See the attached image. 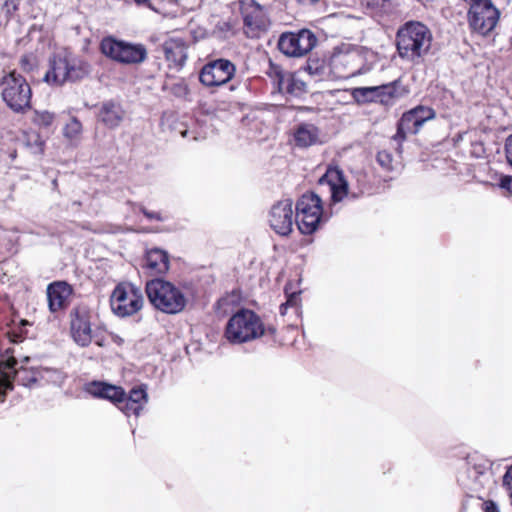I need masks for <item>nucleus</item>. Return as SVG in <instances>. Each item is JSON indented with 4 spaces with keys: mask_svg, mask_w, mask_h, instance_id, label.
Masks as SVG:
<instances>
[{
    "mask_svg": "<svg viewBox=\"0 0 512 512\" xmlns=\"http://www.w3.org/2000/svg\"><path fill=\"white\" fill-rule=\"evenodd\" d=\"M145 293L154 309L168 315L181 313L188 303L184 292L163 277L148 280L145 284Z\"/></svg>",
    "mask_w": 512,
    "mask_h": 512,
    "instance_id": "f257e3e1",
    "label": "nucleus"
},
{
    "mask_svg": "<svg viewBox=\"0 0 512 512\" xmlns=\"http://www.w3.org/2000/svg\"><path fill=\"white\" fill-rule=\"evenodd\" d=\"M431 42V31L420 22L406 23L396 35L399 56L411 62H418L429 51Z\"/></svg>",
    "mask_w": 512,
    "mask_h": 512,
    "instance_id": "f03ea898",
    "label": "nucleus"
},
{
    "mask_svg": "<svg viewBox=\"0 0 512 512\" xmlns=\"http://www.w3.org/2000/svg\"><path fill=\"white\" fill-rule=\"evenodd\" d=\"M265 333L264 324L260 316L251 309L240 308L227 321L225 337L232 344H242L257 338Z\"/></svg>",
    "mask_w": 512,
    "mask_h": 512,
    "instance_id": "7ed1b4c3",
    "label": "nucleus"
},
{
    "mask_svg": "<svg viewBox=\"0 0 512 512\" xmlns=\"http://www.w3.org/2000/svg\"><path fill=\"white\" fill-rule=\"evenodd\" d=\"M327 220L324 203L318 194L307 191L298 198L295 204V222L302 234H313Z\"/></svg>",
    "mask_w": 512,
    "mask_h": 512,
    "instance_id": "20e7f679",
    "label": "nucleus"
},
{
    "mask_svg": "<svg viewBox=\"0 0 512 512\" xmlns=\"http://www.w3.org/2000/svg\"><path fill=\"white\" fill-rule=\"evenodd\" d=\"M89 73V65L77 56L58 53L50 60V68L45 73L44 81L50 85L61 86L67 81L82 79Z\"/></svg>",
    "mask_w": 512,
    "mask_h": 512,
    "instance_id": "39448f33",
    "label": "nucleus"
},
{
    "mask_svg": "<svg viewBox=\"0 0 512 512\" xmlns=\"http://www.w3.org/2000/svg\"><path fill=\"white\" fill-rule=\"evenodd\" d=\"M141 289L132 282L122 281L115 285L109 297L112 313L119 318L137 314L143 307Z\"/></svg>",
    "mask_w": 512,
    "mask_h": 512,
    "instance_id": "423d86ee",
    "label": "nucleus"
},
{
    "mask_svg": "<svg viewBox=\"0 0 512 512\" xmlns=\"http://www.w3.org/2000/svg\"><path fill=\"white\" fill-rule=\"evenodd\" d=\"M0 86L2 99L11 110L19 113L30 107L32 92L22 75L10 72L2 78Z\"/></svg>",
    "mask_w": 512,
    "mask_h": 512,
    "instance_id": "0eeeda50",
    "label": "nucleus"
},
{
    "mask_svg": "<svg viewBox=\"0 0 512 512\" xmlns=\"http://www.w3.org/2000/svg\"><path fill=\"white\" fill-rule=\"evenodd\" d=\"M102 53L122 64H140L147 58V50L142 44L130 43L106 37L101 41Z\"/></svg>",
    "mask_w": 512,
    "mask_h": 512,
    "instance_id": "6e6552de",
    "label": "nucleus"
},
{
    "mask_svg": "<svg viewBox=\"0 0 512 512\" xmlns=\"http://www.w3.org/2000/svg\"><path fill=\"white\" fill-rule=\"evenodd\" d=\"M499 10L491 0H480L470 4L468 21L470 27L481 35H487L499 20Z\"/></svg>",
    "mask_w": 512,
    "mask_h": 512,
    "instance_id": "1a4fd4ad",
    "label": "nucleus"
},
{
    "mask_svg": "<svg viewBox=\"0 0 512 512\" xmlns=\"http://www.w3.org/2000/svg\"><path fill=\"white\" fill-rule=\"evenodd\" d=\"M235 71V65L231 61L217 59L203 66L199 80L207 87L221 86L233 78Z\"/></svg>",
    "mask_w": 512,
    "mask_h": 512,
    "instance_id": "9d476101",
    "label": "nucleus"
},
{
    "mask_svg": "<svg viewBox=\"0 0 512 512\" xmlns=\"http://www.w3.org/2000/svg\"><path fill=\"white\" fill-rule=\"evenodd\" d=\"M70 334L80 347H88L93 341L91 315L86 308H74L71 311Z\"/></svg>",
    "mask_w": 512,
    "mask_h": 512,
    "instance_id": "9b49d317",
    "label": "nucleus"
},
{
    "mask_svg": "<svg viewBox=\"0 0 512 512\" xmlns=\"http://www.w3.org/2000/svg\"><path fill=\"white\" fill-rule=\"evenodd\" d=\"M17 365L18 361L13 356L12 348H7L4 351L0 350V367L13 374L19 385L32 388L36 383H39L38 367L26 369L23 367L18 368Z\"/></svg>",
    "mask_w": 512,
    "mask_h": 512,
    "instance_id": "f8f14e48",
    "label": "nucleus"
},
{
    "mask_svg": "<svg viewBox=\"0 0 512 512\" xmlns=\"http://www.w3.org/2000/svg\"><path fill=\"white\" fill-rule=\"evenodd\" d=\"M84 391L95 399L106 400L118 409L125 398V389L105 380H92L84 385Z\"/></svg>",
    "mask_w": 512,
    "mask_h": 512,
    "instance_id": "ddd939ff",
    "label": "nucleus"
},
{
    "mask_svg": "<svg viewBox=\"0 0 512 512\" xmlns=\"http://www.w3.org/2000/svg\"><path fill=\"white\" fill-rule=\"evenodd\" d=\"M245 33L250 38L258 37L266 29V19L260 5L254 0H244L241 5Z\"/></svg>",
    "mask_w": 512,
    "mask_h": 512,
    "instance_id": "4468645a",
    "label": "nucleus"
},
{
    "mask_svg": "<svg viewBox=\"0 0 512 512\" xmlns=\"http://www.w3.org/2000/svg\"><path fill=\"white\" fill-rule=\"evenodd\" d=\"M73 292L72 285L66 281L58 280L49 283L46 289L49 311L55 313L66 309Z\"/></svg>",
    "mask_w": 512,
    "mask_h": 512,
    "instance_id": "2eb2a0df",
    "label": "nucleus"
},
{
    "mask_svg": "<svg viewBox=\"0 0 512 512\" xmlns=\"http://www.w3.org/2000/svg\"><path fill=\"white\" fill-rule=\"evenodd\" d=\"M148 386L145 383L133 386L128 392L125 391V398L119 410H121L126 416L131 414L138 417L144 409V406L148 403Z\"/></svg>",
    "mask_w": 512,
    "mask_h": 512,
    "instance_id": "dca6fc26",
    "label": "nucleus"
},
{
    "mask_svg": "<svg viewBox=\"0 0 512 512\" xmlns=\"http://www.w3.org/2000/svg\"><path fill=\"white\" fill-rule=\"evenodd\" d=\"M320 183L329 185L331 198L334 202L342 201L349 194L348 182L343 172L337 167H329L326 173L320 178Z\"/></svg>",
    "mask_w": 512,
    "mask_h": 512,
    "instance_id": "f3484780",
    "label": "nucleus"
},
{
    "mask_svg": "<svg viewBox=\"0 0 512 512\" xmlns=\"http://www.w3.org/2000/svg\"><path fill=\"white\" fill-rule=\"evenodd\" d=\"M187 44L182 38L171 37L163 43V52L170 67L181 69L187 59Z\"/></svg>",
    "mask_w": 512,
    "mask_h": 512,
    "instance_id": "a211bd4d",
    "label": "nucleus"
},
{
    "mask_svg": "<svg viewBox=\"0 0 512 512\" xmlns=\"http://www.w3.org/2000/svg\"><path fill=\"white\" fill-rule=\"evenodd\" d=\"M271 229L280 236H288V199L277 201L269 212Z\"/></svg>",
    "mask_w": 512,
    "mask_h": 512,
    "instance_id": "6ab92c4d",
    "label": "nucleus"
},
{
    "mask_svg": "<svg viewBox=\"0 0 512 512\" xmlns=\"http://www.w3.org/2000/svg\"><path fill=\"white\" fill-rule=\"evenodd\" d=\"M316 43V36L308 29H302L297 34L290 33V56H304L315 47Z\"/></svg>",
    "mask_w": 512,
    "mask_h": 512,
    "instance_id": "aec40b11",
    "label": "nucleus"
},
{
    "mask_svg": "<svg viewBox=\"0 0 512 512\" xmlns=\"http://www.w3.org/2000/svg\"><path fill=\"white\" fill-rule=\"evenodd\" d=\"M144 267L159 275H165L170 269L169 253L159 247L146 251Z\"/></svg>",
    "mask_w": 512,
    "mask_h": 512,
    "instance_id": "412c9836",
    "label": "nucleus"
},
{
    "mask_svg": "<svg viewBox=\"0 0 512 512\" xmlns=\"http://www.w3.org/2000/svg\"><path fill=\"white\" fill-rule=\"evenodd\" d=\"M125 111L122 107L114 102H105L99 110V120L108 128H116L123 121Z\"/></svg>",
    "mask_w": 512,
    "mask_h": 512,
    "instance_id": "4be33fe9",
    "label": "nucleus"
},
{
    "mask_svg": "<svg viewBox=\"0 0 512 512\" xmlns=\"http://www.w3.org/2000/svg\"><path fill=\"white\" fill-rule=\"evenodd\" d=\"M417 121L411 111L404 113L398 123L395 140H403L407 134H417L422 127Z\"/></svg>",
    "mask_w": 512,
    "mask_h": 512,
    "instance_id": "5701e85b",
    "label": "nucleus"
},
{
    "mask_svg": "<svg viewBox=\"0 0 512 512\" xmlns=\"http://www.w3.org/2000/svg\"><path fill=\"white\" fill-rule=\"evenodd\" d=\"M376 90L377 101L379 100L381 103H388L391 99L402 97L407 93L403 87H400L399 81L376 86Z\"/></svg>",
    "mask_w": 512,
    "mask_h": 512,
    "instance_id": "b1692460",
    "label": "nucleus"
},
{
    "mask_svg": "<svg viewBox=\"0 0 512 512\" xmlns=\"http://www.w3.org/2000/svg\"><path fill=\"white\" fill-rule=\"evenodd\" d=\"M317 128L312 124H302L295 132V140L299 146L307 147L316 142Z\"/></svg>",
    "mask_w": 512,
    "mask_h": 512,
    "instance_id": "393cba45",
    "label": "nucleus"
},
{
    "mask_svg": "<svg viewBox=\"0 0 512 512\" xmlns=\"http://www.w3.org/2000/svg\"><path fill=\"white\" fill-rule=\"evenodd\" d=\"M39 383H51L60 386L66 379V373L58 368L38 367Z\"/></svg>",
    "mask_w": 512,
    "mask_h": 512,
    "instance_id": "a878e982",
    "label": "nucleus"
},
{
    "mask_svg": "<svg viewBox=\"0 0 512 512\" xmlns=\"http://www.w3.org/2000/svg\"><path fill=\"white\" fill-rule=\"evenodd\" d=\"M352 96L357 102L377 101L376 86L354 88L352 90Z\"/></svg>",
    "mask_w": 512,
    "mask_h": 512,
    "instance_id": "bb28decb",
    "label": "nucleus"
},
{
    "mask_svg": "<svg viewBox=\"0 0 512 512\" xmlns=\"http://www.w3.org/2000/svg\"><path fill=\"white\" fill-rule=\"evenodd\" d=\"M268 75L273 79L274 88L276 89L273 93H284V74L280 66L270 62V67L268 70Z\"/></svg>",
    "mask_w": 512,
    "mask_h": 512,
    "instance_id": "cd10ccee",
    "label": "nucleus"
},
{
    "mask_svg": "<svg viewBox=\"0 0 512 512\" xmlns=\"http://www.w3.org/2000/svg\"><path fill=\"white\" fill-rule=\"evenodd\" d=\"M55 115L49 111L46 110H35L34 115L32 118V121L34 124L40 126V127H49L52 125L54 121Z\"/></svg>",
    "mask_w": 512,
    "mask_h": 512,
    "instance_id": "c85d7f7f",
    "label": "nucleus"
},
{
    "mask_svg": "<svg viewBox=\"0 0 512 512\" xmlns=\"http://www.w3.org/2000/svg\"><path fill=\"white\" fill-rule=\"evenodd\" d=\"M81 132L82 125L76 118H71L64 128V135L70 140H77Z\"/></svg>",
    "mask_w": 512,
    "mask_h": 512,
    "instance_id": "c756f323",
    "label": "nucleus"
},
{
    "mask_svg": "<svg viewBox=\"0 0 512 512\" xmlns=\"http://www.w3.org/2000/svg\"><path fill=\"white\" fill-rule=\"evenodd\" d=\"M415 116V119H417L421 126L427 121L432 118H434V111L431 108L424 107V106H418L416 108H413L410 110Z\"/></svg>",
    "mask_w": 512,
    "mask_h": 512,
    "instance_id": "7c9ffc66",
    "label": "nucleus"
},
{
    "mask_svg": "<svg viewBox=\"0 0 512 512\" xmlns=\"http://www.w3.org/2000/svg\"><path fill=\"white\" fill-rule=\"evenodd\" d=\"M21 327L11 328L7 331V337L11 343H20L26 337V331L24 328L27 325L26 320H21Z\"/></svg>",
    "mask_w": 512,
    "mask_h": 512,
    "instance_id": "2f4dec72",
    "label": "nucleus"
},
{
    "mask_svg": "<svg viewBox=\"0 0 512 512\" xmlns=\"http://www.w3.org/2000/svg\"><path fill=\"white\" fill-rule=\"evenodd\" d=\"M138 209L149 221L164 222L168 220V216H163L160 212L149 210L142 204L139 205Z\"/></svg>",
    "mask_w": 512,
    "mask_h": 512,
    "instance_id": "473e14b6",
    "label": "nucleus"
},
{
    "mask_svg": "<svg viewBox=\"0 0 512 512\" xmlns=\"http://www.w3.org/2000/svg\"><path fill=\"white\" fill-rule=\"evenodd\" d=\"M389 3V0H361V4L372 12L383 11Z\"/></svg>",
    "mask_w": 512,
    "mask_h": 512,
    "instance_id": "72a5a7b5",
    "label": "nucleus"
},
{
    "mask_svg": "<svg viewBox=\"0 0 512 512\" xmlns=\"http://www.w3.org/2000/svg\"><path fill=\"white\" fill-rule=\"evenodd\" d=\"M169 90L173 95L179 98L186 97L189 93L188 85L183 80L173 83L169 87Z\"/></svg>",
    "mask_w": 512,
    "mask_h": 512,
    "instance_id": "f704fd0d",
    "label": "nucleus"
},
{
    "mask_svg": "<svg viewBox=\"0 0 512 512\" xmlns=\"http://www.w3.org/2000/svg\"><path fill=\"white\" fill-rule=\"evenodd\" d=\"M392 162H377V167H374V170L378 173V176L383 181L391 180L392 177L387 173L392 171Z\"/></svg>",
    "mask_w": 512,
    "mask_h": 512,
    "instance_id": "c9c22d12",
    "label": "nucleus"
},
{
    "mask_svg": "<svg viewBox=\"0 0 512 512\" xmlns=\"http://www.w3.org/2000/svg\"><path fill=\"white\" fill-rule=\"evenodd\" d=\"M13 388L14 384L11 380H0V403H3L5 401L7 393L9 391H12Z\"/></svg>",
    "mask_w": 512,
    "mask_h": 512,
    "instance_id": "e433bc0d",
    "label": "nucleus"
},
{
    "mask_svg": "<svg viewBox=\"0 0 512 512\" xmlns=\"http://www.w3.org/2000/svg\"><path fill=\"white\" fill-rule=\"evenodd\" d=\"M282 291L285 301L280 304L279 311L284 316L288 313V281L283 284Z\"/></svg>",
    "mask_w": 512,
    "mask_h": 512,
    "instance_id": "4c0bfd02",
    "label": "nucleus"
},
{
    "mask_svg": "<svg viewBox=\"0 0 512 512\" xmlns=\"http://www.w3.org/2000/svg\"><path fill=\"white\" fill-rule=\"evenodd\" d=\"M287 39H288V32H283L281 35H280V38H279V41H278V48L279 50L286 56H288V44H287Z\"/></svg>",
    "mask_w": 512,
    "mask_h": 512,
    "instance_id": "58836bf2",
    "label": "nucleus"
},
{
    "mask_svg": "<svg viewBox=\"0 0 512 512\" xmlns=\"http://www.w3.org/2000/svg\"><path fill=\"white\" fill-rule=\"evenodd\" d=\"M499 186L512 195V176L504 175L500 178Z\"/></svg>",
    "mask_w": 512,
    "mask_h": 512,
    "instance_id": "ea45409f",
    "label": "nucleus"
},
{
    "mask_svg": "<svg viewBox=\"0 0 512 512\" xmlns=\"http://www.w3.org/2000/svg\"><path fill=\"white\" fill-rule=\"evenodd\" d=\"M483 511L484 512H498V507L497 505L491 501V500H488V501H484L483 502Z\"/></svg>",
    "mask_w": 512,
    "mask_h": 512,
    "instance_id": "a19ab883",
    "label": "nucleus"
},
{
    "mask_svg": "<svg viewBox=\"0 0 512 512\" xmlns=\"http://www.w3.org/2000/svg\"><path fill=\"white\" fill-rule=\"evenodd\" d=\"M506 160H512V135L505 142Z\"/></svg>",
    "mask_w": 512,
    "mask_h": 512,
    "instance_id": "79ce46f5",
    "label": "nucleus"
},
{
    "mask_svg": "<svg viewBox=\"0 0 512 512\" xmlns=\"http://www.w3.org/2000/svg\"><path fill=\"white\" fill-rule=\"evenodd\" d=\"M110 337H111L112 342L115 343L116 345H118V346L123 345L124 339L121 336H119L118 334H116L114 332H110Z\"/></svg>",
    "mask_w": 512,
    "mask_h": 512,
    "instance_id": "37998d69",
    "label": "nucleus"
},
{
    "mask_svg": "<svg viewBox=\"0 0 512 512\" xmlns=\"http://www.w3.org/2000/svg\"><path fill=\"white\" fill-rule=\"evenodd\" d=\"M93 340H94V343L97 346H99V347H104L105 346V341H104V339L102 337L98 336L97 330L94 331Z\"/></svg>",
    "mask_w": 512,
    "mask_h": 512,
    "instance_id": "c03bdc74",
    "label": "nucleus"
},
{
    "mask_svg": "<svg viewBox=\"0 0 512 512\" xmlns=\"http://www.w3.org/2000/svg\"><path fill=\"white\" fill-rule=\"evenodd\" d=\"M297 300H298V293H296V292L290 293V299H289L290 307L296 306Z\"/></svg>",
    "mask_w": 512,
    "mask_h": 512,
    "instance_id": "a18cd8bd",
    "label": "nucleus"
},
{
    "mask_svg": "<svg viewBox=\"0 0 512 512\" xmlns=\"http://www.w3.org/2000/svg\"><path fill=\"white\" fill-rule=\"evenodd\" d=\"M137 4L139 5H146L148 6L149 8L151 9H154V7L152 6L151 4V1L150 0H134Z\"/></svg>",
    "mask_w": 512,
    "mask_h": 512,
    "instance_id": "49530a36",
    "label": "nucleus"
},
{
    "mask_svg": "<svg viewBox=\"0 0 512 512\" xmlns=\"http://www.w3.org/2000/svg\"><path fill=\"white\" fill-rule=\"evenodd\" d=\"M297 1L300 4L307 5V4H315L319 0H297Z\"/></svg>",
    "mask_w": 512,
    "mask_h": 512,
    "instance_id": "de8ad7c7",
    "label": "nucleus"
},
{
    "mask_svg": "<svg viewBox=\"0 0 512 512\" xmlns=\"http://www.w3.org/2000/svg\"><path fill=\"white\" fill-rule=\"evenodd\" d=\"M52 185H53V188H54V189H56V188H57V186H58V181H57V179H56V178H53V179H52Z\"/></svg>",
    "mask_w": 512,
    "mask_h": 512,
    "instance_id": "09e8293b",
    "label": "nucleus"
},
{
    "mask_svg": "<svg viewBox=\"0 0 512 512\" xmlns=\"http://www.w3.org/2000/svg\"><path fill=\"white\" fill-rule=\"evenodd\" d=\"M180 134L182 135V137H186L188 134V130L184 129V130L180 131Z\"/></svg>",
    "mask_w": 512,
    "mask_h": 512,
    "instance_id": "8fccbe9b",
    "label": "nucleus"
},
{
    "mask_svg": "<svg viewBox=\"0 0 512 512\" xmlns=\"http://www.w3.org/2000/svg\"><path fill=\"white\" fill-rule=\"evenodd\" d=\"M290 216L292 215V209L289 210ZM292 226V221L290 220V227Z\"/></svg>",
    "mask_w": 512,
    "mask_h": 512,
    "instance_id": "3c124183",
    "label": "nucleus"
},
{
    "mask_svg": "<svg viewBox=\"0 0 512 512\" xmlns=\"http://www.w3.org/2000/svg\"><path fill=\"white\" fill-rule=\"evenodd\" d=\"M512 166V162H508Z\"/></svg>",
    "mask_w": 512,
    "mask_h": 512,
    "instance_id": "603ef678",
    "label": "nucleus"
}]
</instances>
